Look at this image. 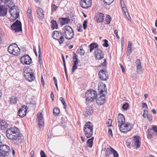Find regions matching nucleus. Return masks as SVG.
<instances>
[{
  "label": "nucleus",
  "mask_w": 157,
  "mask_h": 157,
  "mask_svg": "<svg viewBox=\"0 0 157 157\" xmlns=\"http://www.w3.org/2000/svg\"><path fill=\"white\" fill-rule=\"evenodd\" d=\"M93 124L90 121H88L85 123L83 128H85L86 129L93 130Z\"/></svg>",
  "instance_id": "7c9ffc66"
},
{
  "label": "nucleus",
  "mask_w": 157,
  "mask_h": 157,
  "mask_svg": "<svg viewBox=\"0 0 157 157\" xmlns=\"http://www.w3.org/2000/svg\"><path fill=\"white\" fill-rule=\"evenodd\" d=\"M136 64L137 71L138 72V70L140 71V69H141L142 67L141 65L140 60L139 59H137L136 61Z\"/></svg>",
  "instance_id": "e433bc0d"
},
{
  "label": "nucleus",
  "mask_w": 157,
  "mask_h": 157,
  "mask_svg": "<svg viewBox=\"0 0 157 157\" xmlns=\"http://www.w3.org/2000/svg\"><path fill=\"white\" fill-rule=\"evenodd\" d=\"M50 97L52 99V101L54 100V95L53 92L52 91L51 92V94H50Z\"/></svg>",
  "instance_id": "680f3d73"
},
{
  "label": "nucleus",
  "mask_w": 157,
  "mask_h": 157,
  "mask_svg": "<svg viewBox=\"0 0 157 157\" xmlns=\"http://www.w3.org/2000/svg\"><path fill=\"white\" fill-rule=\"evenodd\" d=\"M10 147L7 145L0 144V157H6L9 155V152L10 151Z\"/></svg>",
  "instance_id": "423d86ee"
},
{
  "label": "nucleus",
  "mask_w": 157,
  "mask_h": 157,
  "mask_svg": "<svg viewBox=\"0 0 157 157\" xmlns=\"http://www.w3.org/2000/svg\"><path fill=\"white\" fill-rule=\"evenodd\" d=\"M112 120L111 119H109L107 121V126L110 127L112 126Z\"/></svg>",
  "instance_id": "603ef678"
},
{
  "label": "nucleus",
  "mask_w": 157,
  "mask_h": 157,
  "mask_svg": "<svg viewBox=\"0 0 157 157\" xmlns=\"http://www.w3.org/2000/svg\"><path fill=\"white\" fill-rule=\"evenodd\" d=\"M33 69L28 68L24 71V75L25 78L29 82H32L35 78L34 72H32Z\"/></svg>",
  "instance_id": "39448f33"
},
{
  "label": "nucleus",
  "mask_w": 157,
  "mask_h": 157,
  "mask_svg": "<svg viewBox=\"0 0 157 157\" xmlns=\"http://www.w3.org/2000/svg\"><path fill=\"white\" fill-rule=\"evenodd\" d=\"M78 25H79V28L77 29L78 31V32H81L82 31V26L81 24H78Z\"/></svg>",
  "instance_id": "bf43d9fd"
},
{
  "label": "nucleus",
  "mask_w": 157,
  "mask_h": 157,
  "mask_svg": "<svg viewBox=\"0 0 157 157\" xmlns=\"http://www.w3.org/2000/svg\"><path fill=\"white\" fill-rule=\"evenodd\" d=\"M143 117L145 118L147 117L148 121L149 122L151 121L152 120V116L151 114H148V111L147 110H144Z\"/></svg>",
  "instance_id": "5701e85b"
},
{
  "label": "nucleus",
  "mask_w": 157,
  "mask_h": 157,
  "mask_svg": "<svg viewBox=\"0 0 157 157\" xmlns=\"http://www.w3.org/2000/svg\"><path fill=\"white\" fill-rule=\"evenodd\" d=\"M112 153L111 151H105V157H109V155Z\"/></svg>",
  "instance_id": "4d7b16f0"
},
{
  "label": "nucleus",
  "mask_w": 157,
  "mask_h": 157,
  "mask_svg": "<svg viewBox=\"0 0 157 157\" xmlns=\"http://www.w3.org/2000/svg\"><path fill=\"white\" fill-rule=\"evenodd\" d=\"M126 144L127 147L129 148L130 147V146H132V144L131 142H129L128 141H126Z\"/></svg>",
  "instance_id": "5fc2aeb1"
},
{
  "label": "nucleus",
  "mask_w": 157,
  "mask_h": 157,
  "mask_svg": "<svg viewBox=\"0 0 157 157\" xmlns=\"http://www.w3.org/2000/svg\"><path fill=\"white\" fill-rule=\"evenodd\" d=\"M70 19L68 17H59L57 20V22L62 26L65 24H68Z\"/></svg>",
  "instance_id": "aec40b11"
},
{
  "label": "nucleus",
  "mask_w": 157,
  "mask_h": 157,
  "mask_svg": "<svg viewBox=\"0 0 157 157\" xmlns=\"http://www.w3.org/2000/svg\"><path fill=\"white\" fill-rule=\"evenodd\" d=\"M27 17L29 19V20L30 21L32 22V23H33V19L32 16H31V13H29L27 14Z\"/></svg>",
  "instance_id": "09e8293b"
},
{
  "label": "nucleus",
  "mask_w": 157,
  "mask_h": 157,
  "mask_svg": "<svg viewBox=\"0 0 157 157\" xmlns=\"http://www.w3.org/2000/svg\"><path fill=\"white\" fill-rule=\"evenodd\" d=\"M88 23V21L86 20L84 21L83 24V26L84 30L86 29L87 27V23Z\"/></svg>",
  "instance_id": "de8ad7c7"
},
{
  "label": "nucleus",
  "mask_w": 157,
  "mask_h": 157,
  "mask_svg": "<svg viewBox=\"0 0 157 157\" xmlns=\"http://www.w3.org/2000/svg\"><path fill=\"white\" fill-rule=\"evenodd\" d=\"M94 139V137H92L91 138L89 139L86 142L87 146L90 148H91L92 147Z\"/></svg>",
  "instance_id": "c9c22d12"
},
{
  "label": "nucleus",
  "mask_w": 157,
  "mask_h": 157,
  "mask_svg": "<svg viewBox=\"0 0 157 157\" xmlns=\"http://www.w3.org/2000/svg\"><path fill=\"white\" fill-rule=\"evenodd\" d=\"M36 12L38 17L40 20L43 19L44 17V11L42 9L40 8H39L37 10Z\"/></svg>",
  "instance_id": "a878e982"
},
{
  "label": "nucleus",
  "mask_w": 157,
  "mask_h": 157,
  "mask_svg": "<svg viewBox=\"0 0 157 157\" xmlns=\"http://www.w3.org/2000/svg\"><path fill=\"white\" fill-rule=\"evenodd\" d=\"M17 98L14 96H12L10 98L9 102L10 104H15L17 102Z\"/></svg>",
  "instance_id": "f704fd0d"
},
{
  "label": "nucleus",
  "mask_w": 157,
  "mask_h": 157,
  "mask_svg": "<svg viewBox=\"0 0 157 157\" xmlns=\"http://www.w3.org/2000/svg\"><path fill=\"white\" fill-rule=\"evenodd\" d=\"M59 100L61 101L63 105H64L66 104L65 101L64 100V99L63 97H60L59 98Z\"/></svg>",
  "instance_id": "6e6d98bb"
},
{
  "label": "nucleus",
  "mask_w": 157,
  "mask_h": 157,
  "mask_svg": "<svg viewBox=\"0 0 157 157\" xmlns=\"http://www.w3.org/2000/svg\"><path fill=\"white\" fill-rule=\"evenodd\" d=\"M37 116L38 117V125L39 128L40 129L44 126V125L43 118L42 113H38L37 114Z\"/></svg>",
  "instance_id": "6ab92c4d"
},
{
  "label": "nucleus",
  "mask_w": 157,
  "mask_h": 157,
  "mask_svg": "<svg viewBox=\"0 0 157 157\" xmlns=\"http://www.w3.org/2000/svg\"><path fill=\"white\" fill-rule=\"evenodd\" d=\"M121 5L122 6V10L125 16H127L126 13L127 12V13L128 14V15L129 16V17H130V16H129V15L128 14V12L127 8L125 4H124V2L123 1V6H122V3H121Z\"/></svg>",
  "instance_id": "72a5a7b5"
},
{
  "label": "nucleus",
  "mask_w": 157,
  "mask_h": 157,
  "mask_svg": "<svg viewBox=\"0 0 157 157\" xmlns=\"http://www.w3.org/2000/svg\"><path fill=\"white\" fill-rule=\"evenodd\" d=\"M78 52L81 56H83L84 54L85 51L82 46H80V50L78 51Z\"/></svg>",
  "instance_id": "37998d69"
},
{
  "label": "nucleus",
  "mask_w": 157,
  "mask_h": 157,
  "mask_svg": "<svg viewBox=\"0 0 157 157\" xmlns=\"http://www.w3.org/2000/svg\"><path fill=\"white\" fill-rule=\"evenodd\" d=\"M97 94L96 91L92 89L88 90L85 94L86 101L90 102L94 101Z\"/></svg>",
  "instance_id": "20e7f679"
},
{
  "label": "nucleus",
  "mask_w": 157,
  "mask_h": 157,
  "mask_svg": "<svg viewBox=\"0 0 157 157\" xmlns=\"http://www.w3.org/2000/svg\"><path fill=\"white\" fill-rule=\"evenodd\" d=\"M83 131L84 135L87 138H90L93 135V130L90 131V130L86 129L85 128H83Z\"/></svg>",
  "instance_id": "b1692460"
},
{
  "label": "nucleus",
  "mask_w": 157,
  "mask_h": 157,
  "mask_svg": "<svg viewBox=\"0 0 157 157\" xmlns=\"http://www.w3.org/2000/svg\"><path fill=\"white\" fill-rule=\"evenodd\" d=\"M98 44L94 42L91 43L88 46V47L90 49V52H91L95 48L96 49V48H98Z\"/></svg>",
  "instance_id": "473e14b6"
},
{
  "label": "nucleus",
  "mask_w": 157,
  "mask_h": 157,
  "mask_svg": "<svg viewBox=\"0 0 157 157\" xmlns=\"http://www.w3.org/2000/svg\"><path fill=\"white\" fill-rule=\"evenodd\" d=\"M9 124L4 120L0 119V128L3 130L8 127Z\"/></svg>",
  "instance_id": "bb28decb"
},
{
  "label": "nucleus",
  "mask_w": 157,
  "mask_h": 157,
  "mask_svg": "<svg viewBox=\"0 0 157 157\" xmlns=\"http://www.w3.org/2000/svg\"><path fill=\"white\" fill-rule=\"evenodd\" d=\"M111 21V17L109 15H106L105 18V21L106 24H109L110 23Z\"/></svg>",
  "instance_id": "58836bf2"
},
{
  "label": "nucleus",
  "mask_w": 157,
  "mask_h": 157,
  "mask_svg": "<svg viewBox=\"0 0 157 157\" xmlns=\"http://www.w3.org/2000/svg\"><path fill=\"white\" fill-rule=\"evenodd\" d=\"M11 15L14 17V20L17 19L19 16V9L17 6L14 5L11 7L9 10Z\"/></svg>",
  "instance_id": "1a4fd4ad"
},
{
  "label": "nucleus",
  "mask_w": 157,
  "mask_h": 157,
  "mask_svg": "<svg viewBox=\"0 0 157 157\" xmlns=\"http://www.w3.org/2000/svg\"><path fill=\"white\" fill-rule=\"evenodd\" d=\"M117 121L118 123V125H124L125 123V117L123 114L119 113L117 117Z\"/></svg>",
  "instance_id": "412c9836"
},
{
  "label": "nucleus",
  "mask_w": 157,
  "mask_h": 157,
  "mask_svg": "<svg viewBox=\"0 0 157 157\" xmlns=\"http://www.w3.org/2000/svg\"><path fill=\"white\" fill-rule=\"evenodd\" d=\"M63 33L57 31H54L52 33L53 39L58 40L60 44H63L64 41V38L63 36Z\"/></svg>",
  "instance_id": "6e6552de"
},
{
  "label": "nucleus",
  "mask_w": 157,
  "mask_h": 157,
  "mask_svg": "<svg viewBox=\"0 0 157 157\" xmlns=\"http://www.w3.org/2000/svg\"><path fill=\"white\" fill-rule=\"evenodd\" d=\"M51 27L52 29H58V24L56 20H52L51 21Z\"/></svg>",
  "instance_id": "2f4dec72"
},
{
  "label": "nucleus",
  "mask_w": 157,
  "mask_h": 157,
  "mask_svg": "<svg viewBox=\"0 0 157 157\" xmlns=\"http://www.w3.org/2000/svg\"><path fill=\"white\" fill-rule=\"evenodd\" d=\"M30 104L32 105H36V103L35 101L33 100H32L30 101Z\"/></svg>",
  "instance_id": "69168bd1"
},
{
  "label": "nucleus",
  "mask_w": 157,
  "mask_h": 157,
  "mask_svg": "<svg viewBox=\"0 0 157 157\" xmlns=\"http://www.w3.org/2000/svg\"><path fill=\"white\" fill-rule=\"evenodd\" d=\"M114 33L115 35H116L117 38H118V39H119L120 38V37L118 35L117 30H115L114 31Z\"/></svg>",
  "instance_id": "052dcab7"
},
{
  "label": "nucleus",
  "mask_w": 157,
  "mask_h": 157,
  "mask_svg": "<svg viewBox=\"0 0 157 157\" xmlns=\"http://www.w3.org/2000/svg\"><path fill=\"white\" fill-rule=\"evenodd\" d=\"M120 66L121 68V69L123 73H124V72L125 69L124 67L120 63Z\"/></svg>",
  "instance_id": "0e129e2a"
},
{
  "label": "nucleus",
  "mask_w": 157,
  "mask_h": 157,
  "mask_svg": "<svg viewBox=\"0 0 157 157\" xmlns=\"http://www.w3.org/2000/svg\"><path fill=\"white\" fill-rule=\"evenodd\" d=\"M129 107V105L128 103L126 102L124 103L122 106V108L125 110L128 109Z\"/></svg>",
  "instance_id": "a19ab883"
},
{
  "label": "nucleus",
  "mask_w": 157,
  "mask_h": 157,
  "mask_svg": "<svg viewBox=\"0 0 157 157\" xmlns=\"http://www.w3.org/2000/svg\"><path fill=\"white\" fill-rule=\"evenodd\" d=\"M62 33L64 34L66 39L71 40L74 36V30L69 25L64 26L62 29Z\"/></svg>",
  "instance_id": "7ed1b4c3"
},
{
  "label": "nucleus",
  "mask_w": 157,
  "mask_h": 157,
  "mask_svg": "<svg viewBox=\"0 0 157 157\" xmlns=\"http://www.w3.org/2000/svg\"><path fill=\"white\" fill-rule=\"evenodd\" d=\"M132 43L131 41H129L128 42V46L126 52L127 56H129L133 51L132 49Z\"/></svg>",
  "instance_id": "c756f323"
},
{
  "label": "nucleus",
  "mask_w": 157,
  "mask_h": 157,
  "mask_svg": "<svg viewBox=\"0 0 157 157\" xmlns=\"http://www.w3.org/2000/svg\"><path fill=\"white\" fill-rule=\"evenodd\" d=\"M133 139L132 141V146H135L136 148L140 147L141 145L140 136H135L133 137Z\"/></svg>",
  "instance_id": "4468645a"
},
{
  "label": "nucleus",
  "mask_w": 157,
  "mask_h": 157,
  "mask_svg": "<svg viewBox=\"0 0 157 157\" xmlns=\"http://www.w3.org/2000/svg\"><path fill=\"white\" fill-rule=\"evenodd\" d=\"M103 41L104 42V43L102 44V46L105 47H108L109 46L108 40L106 39H104Z\"/></svg>",
  "instance_id": "79ce46f5"
},
{
  "label": "nucleus",
  "mask_w": 157,
  "mask_h": 157,
  "mask_svg": "<svg viewBox=\"0 0 157 157\" xmlns=\"http://www.w3.org/2000/svg\"><path fill=\"white\" fill-rule=\"evenodd\" d=\"M20 60L23 64L29 65L31 63L32 59L27 54L22 56L20 58Z\"/></svg>",
  "instance_id": "f8f14e48"
},
{
  "label": "nucleus",
  "mask_w": 157,
  "mask_h": 157,
  "mask_svg": "<svg viewBox=\"0 0 157 157\" xmlns=\"http://www.w3.org/2000/svg\"><path fill=\"white\" fill-rule=\"evenodd\" d=\"M8 2H9L8 4H9V5H8V6L9 7L10 6L9 5H10V6H11L13 4V1H12V0H9Z\"/></svg>",
  "instance_id": "774afa93"
},
{
  "label": "nucleus",
  "mask_w": 157,
  "mask_h": 157,
  "mask_svg": "<svg viewBox=\"0 0 157 157\" xmlns=\"http://www.w3.org/2000/svg\"><path fill=\"white\" fill-rule=\"evenodd\" d=\"M7 12V9L2 5H0V16H5Z\"/></svg>",
  "instance_id": "cd10ccee"
},
{
  "label": "nucleus",
  "mask_w": 157,
  "mask_h": 157,
  "mask_svg": "<svg viewBox=\"0 0 157 157\" xmlns=\"http://www.w3.org/2000/svg\"><path fill=\"white\" fill-rule=\"evenodd\" d=\"M99 78L101 80L105 81L109 78V75L107 70L105 68H102L98 72Z\"/></svg>",
  "instance_id": "9b49d317"
},
{
  "label": "nucleus",
  "mask_w": 157,
  "mask_h": 157,
  "mask_svg": "<svg viewBox=\"0 0 157 157\" xmlns=\"http://www.w3.org/2000/svg\"><path fill=\"white\" fill-rule=\"evenodd\" d=\"M8 51L10 54H12L14 56H17L20 53V49L16 43H14L9 46Z\"/></svg>",
  "instance_id": "0eeeda50"
},
{
  "label": "nucleus",
  "mask_w": 157,
  "mask_h": 157,
  "mask_svg": "<svg viewBox=\"0 0 157 157\" xmlns=\"http://www.w3.org/2000/svg\"><path fill=\"white\" fill-rule=\"evenodd\" d=\"M73 65L72 68V72H74L75 70L77 68L78 65V56L74 52H73Z\"/></svg>",
  "instance_id": "2eb2a0df"
},
{
  "label": "nucleus",
  "mask_w": 157,
  "mask_h": 157,
  "mask_svg": "<svg viewBox=\"0 0 157 157\" xmlns=\"http://www.w3.org/2000/svg\"><path fill=\"white\" fill-rule=\"evenodd\" d=\"M104 2L107 5H110L114 1V0H103Z\"/></svg>",
  "instance_id": "49530a36"
},
{
  "label": "nucleus",
  "mask_w": 157,
  "mask_h": 157,
  "mask_svg": "<svg viewBox=\"0 0 157 157\" xmlns=\"http://www.w3.org/2000/svg\"><path fill=\"white\" fill-rule=\"evenodd\" d=\"M118 127H119L120 130L121 132L123 133V131H126V128H124V125H121L120 126V125H118Z\"/></svg>",
  "instance_id": "c03bdc74"
},
{
  "label": "nucleus",
  "mask_w": 157,
  "mask_h": 157,
  "mask_svg": "<svg viewBox=\"0 0 157 157\" xmlns=\"http://www.w3.org/2000/svg\"><path fill=\"white\" fill-rule=\"evenodd\" d=\"M60 112L59 109L57 107H55L53 110V113L54 116H57Z\"/></svg>",
  "instance_id": "4c0bfd02"
},
{
  "label": "nucleus",
  "mask_w": 157,
  "mask_h": 157,
  "mask_svg": "<svg viewBox=\"0 0 157 157\" xmlns=\"http://www.w3.org/2000/svg\"><path fill=\"white\" fill-rule=\"evenodd\" d=\"M106 60L105 59H104L103 62L101 64L99 65L98 67H101L102 66H104V67L105 66L106 67Z\"/></svg>",
  "instance_id": "8fccbe9b"
},
{
  "label": "nucleus",
  "mask_w": 157,
  "mask_h": 157,
  "mask_svg": "<svg viewBox=\"0 0 157 157\" xmlns=\"http://www.w3.org/2000/svg\"><path fill=\"white\" fill-rule=\"evenodd\" d=\"M40 155L41 157H47L45 153L43 150H41L40 151Z\"/></svg>",
  "instance_id": "864d4df0"
},
{
  "label": "nucleus",
  "mask_w": 157,
  "mask_h": 157,
  "mask_svg": "<svg viewBox=\"0 0 157 157\" xmlns=\"http://www.w3.org/2000/svg\"><path fill=\"white\" fill-rule=\"evenodd\" d=\"M28 108L27 106L23 105L19 109L17 113V115L20 117L23 118L26 115Z\"/></svg>",
  "instance_id": "ddd939ff"
},
{
  "label": "nucleus",
  "mask_w": 157,
  "mask_h": 157,
  "mask_svg": "<svg viewBox=\"0 0 157 157\" xmlns=\"http://www.w3.org/2000/svg\"><path fill=\"white\" fill-rule=\"evenodd\" d=\"M94 19V20L98 23H102L104 19V14L98 12L96 13Z\"/></svg>",
  "instance_id": "dca6fc26"
},
{
  "label": "nucleus",
  "mask_w": 157,
  "mask_h": 157,
  "mask_svg": "<svg viewBox=\"0 0 157 157\" xmlns=\"http://www.w3.org/2000/svg\"><path fill=\"white\" fill-rule=\"evenodd\" d=\"M6 135L8 139L13 140L14 144L17 145H19L24 140V136L16 127L8 129L6 131Z\"/></svg>",
  "instance_id": "f257e3e1"
},
{
  "label": "nucleus",
  "mask_w": 157,
  "mask_h": 157,
  "mask_svg": "<svg viewBox=\"0 0 157 157\" xmlns=\"http://www.w3.org/2000/svg\"><path fill=\"white\" fill-rule=\"evenodd\" d=\"M96 59L98 60H101L104 58V54L103 52L100 48L95 49L94 52Z\"/></svg>",
  "instance_id": "a211bd4d"
},
{
  "label": "nucleus",
  "mask_w": 157,
  "mask_h": 157,
  "mask_svg": "<svg viewBox=\"0 0 157 157\" xmlns=\"http://www.w3.org/2000/svg\"><path fill=\"white\" fill-rule=\"evenodd\" d=\"M11 29L15 31V33L22 31V24L21 22L17 20L11 26Z\"/></svg>",
  "instance_id": "9d476101"
},
{
  "label": "nucleus",
  "mask_w": 157,
  "mask_h": 157,
  "mask_svg": "<svg viewBox=\"0 0 157 157\" xmlns=\"http://www.w3.org/2000/svg\"><path fill=\"white\" fill-rule=\"evenodd\" d=\"M41 82H42V84L43 86H44V80L42 75H41Z\"/></svg>",
  "instance_id": "338daca9"
},
{
  "label": "nucleus",
  "mask_w": 157,
  "mask_h": 157,
  "mask_svg": "<svg viewBox=\"0 0 157 157\" xmlns=\"http://www.w3.org/2000/svg\"><path fill=\"white\" fill-rule=\"evenodd\" d=\"M143 108H146V109H148V106L146 103L143 102L142 103Z\"/></svg>",
  "instance_id": "e2e57ef3"
},
{
  "label": "nucleus",
  "mask_w": 157,
  "mask_h": 157,
  "mask_svg": "<svg viewBox=\"0 0 157 157\" xmlns=\"http://www.w3.org/2000/svg\"><path fill=\"white\" fill-rule=\"evenodd\" d=\"M111 152L114 157H119V154L117 151L113 148H111Z\"/></svg>",
  "instance_id": "ea45409f"
},
{
  "label": "nucleus",
  "mask_w": 157,
  "mask_h": 157,
  "mask_svg": "<svg viewBox=\"0 0 157 157\" xmlns=\"http://www.w3.org/2000/svg\"><path fill=\"white\" fill-rule=\"evenodd\" d=\"M98 94L96 98V103L100 105L105 102V96L107 94V88L105 84L98 86Z\"/></svg>",
  "instance_id": "f03ea898"
},
{
  "label": "nucleus",
  "mask_w": 157,
  "mask_h": 157,
  "mask_svg": "<svg viewBox=\"0 0 157 157\" xmlns=\"http://www.w3.org/2000/svg\"><path fill=\"white\" fill-rule=\"evenodd\" d=\"M108 134H109L111 137H113V134L112 133V131L111 128H109L108 129Z\"/></svg>",
  "instance_id": "13d9d810"
},
{
  "label": "nucleus",
  "mask_w": 157,
  "mask_h": 157,
  "mask_svg": "<svg viewBox=\"0 0 157 157\" xmlns=\"http://www.w3.org/2000/svg\"><path fill=\"white\" fill-rule=\"evenodd\" d=\"M94 112L93 108L91 106H88L86 108L85 111L84 113L85 117H88L92 114Z\"/></svg>",
  "instance_id": "4be33fe9"
},
{
  "label": "nucleus",
  "mask_w": 157,
  "mask_h": 157,
  "mask_svg": "<svg viewBox=\"0 0 157 157\" xmlns=\"http://www.w3.org/2000/svg\"><path fill=\"white\" fill-rule=\"evenodd\" d=\"M81 7L85 9H87L92 5V0H82L80 2Z\"/></svg>",
  "instance_id": "f3484780"
},
{
  "label": "nucleus",
  "mask_w": 157,
  "mask_h": 157,
  "mask_svg": "<svg viewBox=\"0 0 157 157\" xmlns=\"http://www.w3.org/2000/svg\"><path fill=\"white\" fill-rule=\"evenodd\" d=\"M133 128V125L132 124L129 122H126L124 124V128H126V131H123V133H127L128 132L130 131Z\"/></svg>",
  "instance_id": "393cba45"
},
{
  "label": "nucleus",
  "mask_w": 157,
  "mask_h": 157,
  "mask_svg": "<svg viewBox=\"0 0 157 157\" xmlns=\"http://www.w3.org/2000/svg\"><path fill=\"white\" fill-rule=\"evenodd\" d=\"M152 130L154 132H155V134H157V126L154 125L152 126Z\"/></svg>",
  "instance_id": "3c124183"
},
{
  "label": "nucleus",
  "mask_w": 157,
  "mask_h": 157,
  "mask_svg": "<svg viewBox=\"0 0 157 157\" xmlns=\"http://www.w3.org/2000/svg\"><path fill=\"white\" fill-rule=\"evenodd\" d=\"M146 134L148 139H152L155 136V133L151 129L150 130L148 129L146 131Z\"/></svg>",
  "instance_id": "c85d7f7f"
},
{
  "label": "nucleus",
  "mask_w": 157,
  "mask_h": 157,
  "mask_svg": "<svg viewBox=\"0 0 157 157\" xmlns=\"http://www.w3.org/2000/svg\"><path fill=\"white\" fill-rule=\"evenodd\" d=\"M58 8V7L55 4H52L51 5V10L52 12H53L56 11Z\"/></svg>",
  "instance_id": "a18cd8bd"
}]
</instances>
